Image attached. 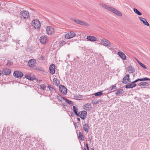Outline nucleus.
Listing matches in <instances>:
<instances>
[{
    "instance_id": "nucleus-44",
    "label": "nucleus",
    "mask_w": 150,
    "mask_h": 150,
    "mask_svg": "<svg viewBox=\"0 0 150 150\" xmlns=\"http://www.w3.org/2000/svg\"><path fill=\"white\" fill-rule=\"evenodd\" d=\"M86 146L87 148V149L88 150H89V147H88V144H86Z\"/></svg>"
},
{
    "instance_id": "nucleus-15",
    "label": "nucleus",
    "mask_w": 150,
    "mask_h": 150,
    "mask_svg": "<svg viewBox=\"0 0 150 150\" xmlns=\"http://www.w3.org/2000/svg\"><path fill=\"white\" fill-rule=\"evenodd\" d=\"M11 72V71L10 69L6 68L3 69L2 71V74L6 75H9L10 74Z\"/></svg>"
},
{
    "instance_id": "nucleus-41",
    "label": "nucleus",
    "mask_w": 150,
    "mask_h": 150,
    "mask_svg": "<svg viewBox=\"0 0 150 150\" xmlns=\"http://www.w3.org/2000/svg\"><path fill=\"white\" fill-rule=\"evenodd\" d=\"M104 39V38L100 37L98 38V41L101 43L102 41H103V39Z\"/></svg>"
},
{
    "instance_id": "nucleus-34",
    "label": "nucleus",
    "mask_w": 150,
    "mask_h": 150,
    "mask_svg": "<svg viewBox=\"0 0 150 150\" xmlns=\"http://www.w3.org/2000/svg\"><path fill=\"white\" fill-rule=\"evenodd\" d=\"M137 61L139 64L140 65V66H141L143 68H144L145 69H147V68L145 67V66L141 62H140V61H139V60H137Z\"/></svg>"
},
{
    "instance_id": "nucleus-28",
    "label": "nucleus",
    "mask_w": 150,
    "mask_h": 150,
    "mask_svg": "<svg viewBox=\"0 0 150 150\" xmlns=\"http://www.w3.org/2000/svg\"><path fill=\"white\" fill-rule=\"evenodd\" d=\"M150 80L149 79L147 78H144L142 79H138L135 81V82H137L139 81H144Z\"/></svg>"
},
{
    "instance_id": "nucleus-6",
    "label": "nucleus",
    "mask_w": 150,
    "mask_h": 150,
    "mask_svg": "<svg viewBox=\"0 0 150 150\" xmlns=\"http://www.w3.org/2000/svg\"><path fill=\"white\" fill-rule=\"evenodd\" d=\"M129 75L127 74L123 78L122 83L125 84H128L130 82V79L129 78Z\"/></svg>"
},
{
    "instance_id": "nucleus-21",
    "label": "nucleus",
    "mask_w": 150,
    "mask_h": 150,
    "mask_svg": "<svg viewBox=\"0 0 150 150\" xmlns=\"http://www.w3.org/2000/svg\"><path fill=\"white\" fill-rule=\"evenodd\" d=\"M118 54L121 57V58L123 60H125L126 58V57L125 54L122 52H117Z\"/></svg>"
},
{
    "instance_id": "nucleus-20",
    "label": "nucleus",
    "mask_w": 150,
    "mask_h": 150,
    "mask_svg": "<svg viewBox=\"0 0 150 150\" xmlns=\"http://www.w3.org/2000/svg\"><path fill=\"white\" fill-rule=\"evenodd\" d=\"M136 82H135L134 81L132 82L130 84L126 85L125 87L126 88H133L136 86V84L135 83Z\"/></svg>"
},
{
    "instance_id": "nucleus-33",
    "label": "nucleus",
    "mask_w": 150,
    "mask_h": 150,
    "mask_svg": "<svg viewBox=\"0 0 150 150\" xmlns=\"http://www.w3.org/2000/svg\"><path fill=\"white\" fill-rule=\"evenodd\" d=\"M64 100H65V101L67 102L69 105H73V102L72 101L69 100L67 98H65Z\"/></svg>"
},
{
    "instance_id": "nucleus-3",
    "label": "nucleus",
    "mask_w": 150,
    "mask_h": 150,
    "mask_svg": "<svg viewBox=\"0 0 150 150\" xmlns=\"http://www.w3.org/2000/svg\"><path fill=\"white\" fill-rule=\"evenodd\" d=\"M21 17L24 19H26L29 17V12L26 10H23L21 11L20 13Z\"/></svg>"
},
{
    "instance_id": "nucleus-39",
    "label": "nucleus",
    "mask_w": 150,
    "mask_h": 150,
    "mask_svg": "<svg viewBox=\"0 0 150 150\" xmlns=\"http://www.w3.org/2000/svg\"><path fill=\"white\" fill-rule=\"evenodd\" d=\"M65 44L66 42L65 41L63 40H62L60 42H59V46H62Z\"/></svg>"
},
{
    "instance_id": "nucleus-31",
    "label": "nucleus",
    "mask_w": 150,
    "mask_h": 150,
    "mask_svg": "<svg viewBox=\"0 0 150 150\" xmlns=\"http://www.w3.org/2000/svg\"><path fill=\"white\" fill-rule=\"evenodd\" d=\"M123 90L122 89H120L117 91L116 94L117 96H120L123 93Z\"/></svg>"
},
{
    "instance_id": "nucleus-32",
    "label": "nucleus",
    "mask_w": 150,
    "mask_h": 150,
    "mask_svg": "<svg viewBox=\"0 0 150 150\" xmlns=\"http://www.w3.org/2000/svg\"><path fill=\"white\" fill-rule=\"evenodd\" d=\"M87 112L85 111H83L81 112H80L79 113V115H81L83 116H86L87 115Z\"/></svg>"
},
{
    "instance_id": "nucleus-45",
    "label": "nucleus",
    "mask_w": 150,
    "mask_h": 150,
    "mask_svg": "<svg viewBox=\"0 0 150 150\" xmlns=\"http://www.w3.org/2000/svg\"><path fill=\"white\" fill-rule=\"evenodd\" d=\"M77 120L80 121V119L79 118H78L77 119Z\"/></svg>"
},
{
    "instance_id": "nucleus-19",
    "label": "nucleus",
    "mask_w": 150,
    "mask_h": 150,
    "mask_svg": "<svg viewBox=\"0 0 150 150\" xmlns=\"http://www.w3.org/2000/svg\"><path fill=\"white\" fill-rule=\"evenodd\" d=\"M40 42L42 44H44L47 42V37L45 36H42L40 37Z\"/></svg>"
},
{
    "instance_id": "nucleus-27",
    "label": "nucleus",
    "mask_w": 150,
    "mask_h": 150,
    "mask_svg": "<svg viewBox=\"0 0 150 150\" xmlns=\"http://www.w3.org/2000/svg\"><path fill=\"white\" fill-rule=\"evenodd\" d=\"M48 88L51 92L55 93L56 90L51 85H50L48 86Z\"/></svg>"
},
{
    "instance_id": "nucleus-24",
    "label": "nucleus",
    "mask_w": 150,
    "mask_h": 150,
    "mask_svg": "<svg viewBox=\"0 0 150 150\" xmlns=\"http://www.w3.org/2000/svg\"><path fill=\"white\" fill-rule=\"evenodd\" d=\"M55 94L56 95V97L57 98L61 101H62V99L64 100L65 98L64 97H62V96L59 94L56 93Z\"/></svg>"
},
{
    "instance_id": "nucleus-1",
    "label": "nucleus",
    "mask_w": 150,
    "mask_h": 150,
    "mask_svg": "<svg viewBox=\"0 0 150 150\" xmlns=\"http://www.w3.org/2000/svg\"><path fill=\"white\" fill-rule=\"evenodd\" d=\"M6 7H4L2 9H4L5 11H7L10 13L13 14L18 11V7L15 5L12 4L6 5Z\"/></svg>"
},
{
    "instance_id": "nucleus-38",
    "label": "nucleus",
    "mask_w": 150,
    "mask_h": 150,
    "mask_svg": "<svg viewBox=\"0 0 150 150\" xmlns=\"http://www.w3.org/2000/svg\"><path fill=\"white\" fill-rule=\"evenodd\" d=\"M74 97L77 100H80L81 99L82 96L81 95H77L75 96Z\"/></svg>"
},
{
    "instance_id": "nucleus-25",
    "label": "nucleus",
    "mask_w": 150,
    "mask_h": 150,
    "mask_svg": "<svg viewBox=\"0 0 150 150\" xmlns=\"http://www.w3.org/2000/svg\"><path fill=\"white\" fill-rule=\"evenodd\" d=\"M89 127L88 124H85L83 125V130L87 132L88 131Z\"/></svg>"
},
{
    "instance_id": "nucleus-40",
    "label": "nucleus",
    "mask_w": 150,
    "mask_h": 150,
    "mask_svg": "<svg viewBox=\"0 0 150 150\" xmlns=\"http://www.w3.org/2000/svg\"><path fill=\"white\" fill-rule=\"evenodd\" d=\"M40 88L43 90H45L46 89V86L44 84H41L40 85Z\"/></svg>"
},
{
    "instance_id": "nucleus-9",
    "label": "nucleus",
    "mask_w": 150,
    "mask_h": 150,
    "mask_svg": "<svg viewBox=\"0 0 150 150\" xmlns=\"http://www.w3.org/2000/svg\"><path fill=\"white\" fill-rule=\"evenodd\" d=\"M102 41L101 42L102 45L110 47L111 46V44L110 42L108 40L104 38L103 39Z\"/></svg>"
},
{
    "instance_id": "nucleus-47",
    "label": "nucleus",
    "mask_w": 150,
    "mask_h": 150,
    "mask_svg": "<svg viewBox=\"0 0 150 150\" xmlns=\"http://www.w3.org/2000/svg\"><path fill=\"white\" fill-rule=\"evenodd\" d=\"M1 75V71L0 70V76Z\"/></svg>"
},
{
    "instance_id": "nucleus-14",
    "label": "nucleus",
    "mask_w": 150,
    "mask_h": 150,
    "mask_svg": "<svg viewBox=\"0 0 150 150\" xmlns=\"http://www.w3.org/2000/svg\"><path fill=\"white\" fill-rule=\"evenodd\" d=\"M86 39L89 41L94 42L98 41L97 38L91 35H89L87 36Z\"/></svg>"
},
{
    "instance_id": "nucleus-37",
    "label": "nucleus",
    "mask_w": 150,
    "mask_h": 150,
    "mask_svg": "<svg viewBox=\"0 0 150 150\" xmlns=\"http://www.w3.org/2000/svg\"><path fill=\"white\" fill-rule=\"evenodd\" d=\"M73 111L74 113L75 114L77 115H78V114L77 113V109L76 108V107L75 106H73Z\"/></svg>"
},
{
    "instance_id": "nucleus-7",
    "label": "nucleus",
    "mask_w": 150,
    "mask_h": 150,
    "mask_svg": "<svg viewBox=\"0 0 150 150\" xmlns=\"http://www.w3.org/2000/svg\"><path fill=\"white\" fill-rule=\"evenodd\" d=\"M13 75L15 77L18 78L22 77L23 74L22 72L19 71H16L14 72Z\"/></svg>"
},
{
    "instance_id": "nucleus-11",
    "label": "nucleus",
    "mask_w": 150,
    "mask_h": 150,
    "mask_svg": "<svg viewBox=\"0 0 150 150\" xmlns=\"http://www.w3.org/2000/svg\"><path fill=\"white\" fill-rule=\"evenodd\" d=\"M99 5L103 8L110 11H111L112 8V7L105 4H99Z\"/></svg>"
},
{
    "instance_id": "nucleus-18",
    "label": "nucleus",
    "mask_w": 150,
    "mask_h": 150,
    "mask_svg": "<svg viewBox=\"0 0 150 150\" xmlns=\"http://www.w3.org/2000/svg\"><path fill=\"white\" fill-rule=\"evenodd\" d=\"M138 18L139 20L142 22L144 24L147 26L149 25V23L147 22V21L145 18L140 17H139Z\"/></svg>"
},
{
    "instance_id": "nucleus-4",
    "label": "nucleus",
    "mask_w": 150,
    "mask_h": 150,
    "mask_svg": "<svg viewBox=\"0 0 150 150\" xmlns=\"http://www.w3.org/2000/svg\"><path fill=\"white\" fill-rule=\"evenodd\" d=\"M32 25L34 27L35 29H38L40 27V21L38 20H33L32 22Z\"/></svg>"
},
{
    "instance_id": "nucleus-43",
    "label": "nucleus",
    "mask_w": 150,
    "mask_h": 150,
    "mask_svg": "<svg viewBox=\"0 0 150 150\" xmlns=\"http://www.w3.org/2000/svg\"><path fill=\"white\" fill-rule=\"evenodd\" d=\"M82 119L84 120L86 117V116H83L81 115H78Z\"/></svg>"
},
{
    "instance_id": "nucleus-23",
    "label": "nucleus",
    "mask_w": 150,
    "mask_h": 150,
    "mask_svg": "<svg viewBox=\"0 0 150 150\" xmlns=\"http://www.w3.org/2000/svg\"><path fill=\"white\" fill-rule=\"evenodd\" d=\"M25 76L26 79L31 81H33L35 79V77L34 76L32 77V76L29 74H26Z\"/></svg>"
},
{
    "instance_id": "nucleus-8",
    "label": "nucleus",
    "mask_w": 150,
    "mask_h": 150,
    "mask_svg": "<svg viewBox=\"0 0 150 150\" xmlns=\"http://www.w3.org/2000/svg\"><path fill=\"white\" fill-rule=\"evenodd\" d=\"M76 34L73 32H69L67 33L65 35V38L67 39H69L74 37Z\"/></svg>"
},
{
    "instance_id": "nucleus-49",
    "label": "nucleus",
    "mask_w": 150,
    "mask_h": 150,
    "mask_svg": "<svg viewBox=\"0 0 150 150\" xmlns=\"http://www.w3.org/2000/svg\"><path fill=\"white\" fill-rule=\"evenodd\" d=\"M91 150H94L93 149H91Z\"/></svg>"
},
{
    "instance_id": "nucleus-16",
    "label": "nucleus",
    "mask_w": 150,
    "mask_h": 150,
    "mask_svg": "<svg viewBox=\"0 0 150 150\" xmlns=\"http://www.w3.org/2000/svg\"><path fill=\"white\" fill-rule=\"evenodd\" d=\"M83 109L87 111H89L92 108L91 104L90 103H88L83 106Z\"/></svg>"
},
{
    "instance_id": "nucleus-22",
    "label": "nucleus",
    "mask_w": 150,
    "mask_h": 150,
    "mask_svg": "<svg viewBox=\"0 0 150 150\" xmlns=\"http://www.w3.org/2000/svg\"><path fill=\"white\" fill-rule=\"evenodd\" d=\"M128 71L129 73H132L135 71V69L132 66H129L127 68Z\"/></svg>"
},
{
    "instance_id": "nucleus-26",
    "label": "nucleus",
    "mask_w": 150,
    "mask_h": 150,
    "mask_svg": "<svg viewBox=\"0 0 150 150\" xmlns=\"http://www.w3.org/2000/svg\"><path fill=\"white\" fill-rule=\"evenodd\" d=\"M53 81L54 84L56 86H58L59 84V82L58 79L54 78L53 80Z\"/></svg>"
},
{
    "instance_id": "nucleus-5",
    "label": "nucleus",
    "mask_w": 150,
    "mask_h": 150,
    "mask_svg": "<svg viewBox=\"0 0 150 150\" xmlns=\"http://www.w3.org/2000/svg\"><path fill=\"white\" fill-rule=\"evenodd\" d=\"M46 31L48 35H51L54 33L55 30L52 27L48 26L46 28Z\"/></svg>"
},
{
    "instance_id": "nucleus-10",
    "label": "nucleus",
    "mask_w": 150,
    "mask_h": 150,
    "mask_svg": "<svg viewBox=\"0 0 150 150\" xmlns=\"http://www.w3.org/2000/svg\"><path fill=\"white\" fill-rule=\"evenodd\" d=\"M59 91L62 94L65 95L67 93L66 88L63 85H60L59 86Z\"/></svg>"
},
{
    "instance_id": "nucleus-2",
    "label": "nucleus",
    "mask_w": 150,
    "mask_h": 150,
    "mask_svg": "<svg viewBox=\"0 0 150 150\" xmlns=\"http://www.w3.org/2000/svg\"><path fill=\"white\" fill-rule=\"evenodd\" d=\"M70 20L71 21L79 25H83L86 26H89L88 23L79 19H75L73 18H71Z\"/></svg>"
},
{
    "instance_id": "nucleus-36",
    "label": "nucleus",
    "mask_w": 150,
    "mask_h": 150,
    "mask_svg": "<svg viewBox=\"0 0 150 150\" xmlns=\"http://www.w3.org/2000/svg\"><path fill=\"white\" fill-rule=\"evenodd\" d=\"M148 83L146 82H141L139 83V86H144L146 85H148Z\"/></svg>"
},
{
    "instance_id": "nucleus-46",
    "label": "nucleus",
    "mask_w": 150,
    "mask_h": 150,
    "mask_svg": "<svg viewBox=\"0 0 150 150\" xmlns=\"http://www.w3.org/2000/svg\"><path fill=\"white\" fill-rule=\"evenodd\" d=\"M98 103V102L97 101H96V103H95L94 104H97V103Z\"/></svg>"
},
{
    "instance_id": "nucleus-13",
    "label": "nucleus",
    "mask_w": 150,
    "mask_h": 150,
    "mask_svg": "<svg viewBox=\"0 0 150 150\" xmlns=\"http://www.w3.org/2000/svg\"><path fill=\"white\" fill-rule=\"evenodd\" d=\"M55 67L54 64H52L50 66L49 70L50 73L52 74H54L55 72Z\"/></svg>"
},
{
    "instance_id": "nucleus-17",
    "label": "nucleus",
    "mask_w": 150,
    "mask_h": 150,
    "mask_svg": "<svg viewBox=\"0 0 150 150\" xmlns=\"http://www.w3.org/2000/svg\"><path fill=\"white\" fill-rule=\"evenodd\" d=\"M28 64L30 67H33L35 65V61L34 59H30L29 61Z\"/></svg>"
},
{
    "instance_id": "nucleus-12",
    "label": "nucleus",
    "mask_w": 150,
    "mask_h": 150,
    "mask_svg": "<svg viewBox=\"0 0 150 150\" xmlns=\"http://www.w3.org/2000/svg\"><path fill=\"white\" fill-rule=\"evenodd\" d=\"M110 11L113 12L118 16H122V14L120 11L113 7H112Z\"/></svg>"
},
{
    "instance_id": "nucleus-30",
    "label": "nucleus",
    "mask_w": 150,
    "mask_h": 150,
    "mask_svg": "<svg viewBox=\"0 0 150 150\" xmlns=\"http://www.w3.org/2000/svg\"><path fill=\"white\" fill-rule=\"evenodd\" d=\"M133 11L134 12L137 14L139 16H141L142 15V13L140 12L138 10H137L136 8H133Z\"/></svg>"
},
{
    "instance_id": "nucleus-29",
    "label": "nucleus",
    "mask_w": 150,
    "mask_h": 150,
    "mask_svg": "<svg viewBox=\"0 0 150 150\" xmlns=\"http://www.w3.org/2000/svg\"><path fill=\"white\" fill-rule=\"evenodd\" d=\"M79 139L82 141H83L84 140L83 136L81 132H79Z\"/></svg>"
},
{
    "instance_id": "nucleus-35",
    "label": "nucleus",
    "mask_w": 150,
    "mask_h": 150,
    "mask_svg": "<svg viewBox=\"0 0 150 150\" xmlns=\"http://www.w3.org/2000/svg\"><path fill=\"white\" fill-rule=\"evenodd\" d=\"M103 91H100V92H98L97 93H95L94 95L95 96H100L103 94Z\"/></svg>"
},
{
    "instance_id": "nucleus-42",
    "label": "nucleus",
    "mask_w": 150,
    "mask_h": 150,
    "mask_svg": "<svg viewBox=\"0 0 150 150\" xmlns=\"http://www.w3.org/2000/svg\"><path fill=\"white\" fill-rule=\"evenodd\" d=\"M111 90H112L114 89H115L116 88V86L115 85H113L111 88Z\"/></svg>"
},
{
    "instance_id": "nucleus-48",
    "label": "nucleus",
    "mask_w": 150,
    "mask_h": 150,
    "mask_svg": "<svg viewBox=\"0 0 150 150\" xmlns=\"http://www.w3.org/2000/svg\"><path fill=\"white\" fill-rule=\"evenodd\" d=\"M83 150H86V149L85 148Z\"/></svg>"
}]
</instances>
